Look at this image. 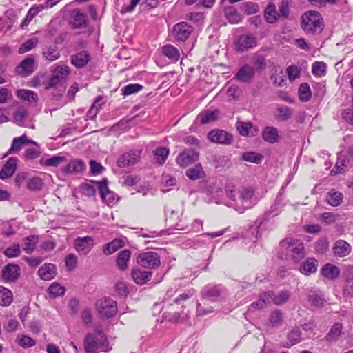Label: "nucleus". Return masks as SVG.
<instances>
[{
  "mask_svg": "<svg viewBox=\"0 0 353 353\" xmlns=\"http://www.w3.org/2000/svg\"><path fill=\"white\" fill-rule=\"evenodd\" d=\"M288 340L285 347H290L295 344H297L301 341V333L299 328H294L288 334Z\"/></svg>",
  "mask_w": 353,
  "mask_h": 353,
  "instance_id": "obj_43",
  "label": "nucleus"
},
{
  "mask_svg": "<svg viewBox=\"0 0 353 353\" xmlns=\"http://www.w3.org/2000/svg\"><path fill=\"white\" fill-rule=\"evenodd\" d=\"M169 152L168 148L163 147L157 148L154 152V161L159 164H163L165 161Z\"/></svg>",
  "mask_w": 353,
  "mask_h": 353,
  "instance_id": "obj_46",
  "label": "nucleus"
},
{
  "mask_svg": "<svg viewBox=\"0 0 353 353\" xmlns=\"http://www.w3.org/2000/svg\"><path fill=\"white\" fill-rule=\"evenodd\" d=\"M130 256L131 252L129 250H123L118 254L116 262L120 270L124 271L128 268Z\"/></svg>",
  "mask_w": 353,
  "mask_h": 353,
  "instance_id": "obj_32",
  "label": "nucleus"
},
{
  "mask_svg": "<svg viewBox=\"0 0 353 353\" xmlns=\"http://www.w3.org/2000/svg\"><path fill=\"white\" fill-rule=\"evenodd\" d=\"M39 241V236L30 235L23 239L22 249L26 254H31L34 252L36 245Z\"/></svg>",
  "mask_w": 353,
  "mask_h": 353,
  "instance_id": "obj_35",
  "label": "nucleus"
},
{
  "mask_svg": "<svg viewBox=\"0 0 353 353\" xmlns=\"http://www.w3.org/2000/svg\"><path fill=\"white\" fill-rule=\"evenodd\" d=\"M343 294L346 296L353 297V276L347 278Z\"/></svg>",
  "mask_w": 353,
  "mask_h": 353,
  "instance_id": "obj_64",
  "label": "nucleus"
},
{
  "mask_svg": "<svg viewBox=\"0 0 353 353\" xmlns=\"http://www.w3.org/2000/svg\"><path fill=\"white\" fill-rule=\"evenodd\" d=\"M17 343L23 348L32 347L35 345V341L25 334H19L16 339Z\"/></svg>",
  "mask_w": 353,
  "mask_h": 353,
  "instance_id": "obj_49",
  "label": "nucleus"
},
{
  "mask_svg": "<svg viewBox=\"0 0 353 353\" xmlns=\"http://www.w3.org/2000/svg\"><path fill=\"white\" fill-rule=\"evenodd\" d=\"M219 112L216 110H206L205 111H203L201 112L196 119L201 123V124H208L212 122L215 121L219 117Z\"/></svg>",
  "mask_w": 353,
  "mask_h": 353,
  "instance_id": "obj_28",
  "label": "nucleus"
},
{
  "mask_svg": "<svg viewBox=\"0 0 353 353\" xmlns=\"http://www.w3.org/2000/svg\"><path fill=\"white\" fill-rule=\"evenodd\" d=\"M27 117L28 111L24 108H20L14 114V121L17 125L22 126Z\"/></svg>",
  "mask_w": 353,
  "mask_h": 353,
  "instance_id": "obj_56",
  "label": "nucleus"
},
{
  "mask_svg": "<svg viewBox=\"0 0 353 353\" xmlns=\"http://www.w3.org/2000/svg\"><path fill=\"white\" fill-rule=\"evenodd\" d=\"M307 299L312 305L316 307H323L326 302L323 294L319 290L310 291L307 295Z\"/></svg>",
  "mask_w": 353,
  "mask_h": 353,
  "instance_id": "obj_29",
  "label": "nucleus"
},
{
  "mask_svg": "<svg viewBox=\"0 0 353 353\" xmlns=\"http://www.w3.org/2000/svg\"><path fill=\"white\" fill-rule=\"evenodd\" d=\"M208 139L212 143L230 145L232 141V135L223 130H213L208 134Z\"/></svg>",
  "mask_w": 353,
  "mask_h": 353,
  "instance_id": "obj_10",
  "label": "nucleus"
},
{
  "mask_svg": "<svg viewBox=\"0 0 353 353\" xmlns=\"http://www.w3.org/2000/svg\"><path fill=\"white\" fill-rule=\"evenodd\" d=\"M21 253L20 246L19 244H14L6 249L4 254L8 257H17Z\"/></svg>",
  "mask_w": 353,
  "mask_h": 353,
  "instance_id": "obj_62",
  "label": "nucleus"
},
{
  "mask_svg": "<svg viewBox=\"0 0 353 353\" xmlns=\"http://www.w3.org/2000/svg\"><path fill=\"white\" fill-rule=\"evenodd\" d=\"M229 161V158L225 155L214 154L212 156V162L216 168L224 167Z\"/></svg>",
  "mask_w": 353,
  "mask_h": 353,
  "instance_id": "obj_58",
  "label": "nucleus"
},
{
  "mask_svg": "<svg viewBox=\"0 0 353 353\" xmlns=\"http://www.w3.org/2000/svg\"><path fill=\"white\" fill-rule=\"evenodd\" d=\"M186 176L191 180H196L205 177V172L200 163L186 170Z\"/></svg>",
  "mask_w": 353,
  "mask_h": 353,
  "instance_id": "obj_38",
  "label": "nucleus"
},
{
  "mask_svg": "<svg viewBox=\"0 0 353 353\" xmlns=\"http://www.w3.org/2000/svg\"><path fill=\"white\" fill-rule=\"evenodd\" d=\"M28 143L39 146L36 141L29 139L26 134H23L19 137H15L12 140L9 152L12 153L19 152L23 145Z\"/></svg>",
  "mask_w": 353,
  "mask_h": 353,
  "instance_id": "obj_20",
  "label": "nucleus"
},
{
  "mask_svg": "<svg viewBox=\"0 0 353 353\" xmlns=\"http://www.w3.org/2000/svg\"><path fill=\"white\" fill-rule=\"evenodd\" d=\"M223 288L220 285L206 288L203 290V295L209 298L218 297L221 294Z\"/></svg>",
  "mask_w": 353,
  "mask_h": 353,
  "instance_id": "obj_57",
  "label": "nucleus"
},
{
  "mask_svg": "<svg viewBox=\"0 0 353 353\" xmlns=\"http://www.w3.org/2000/svg\"><path fill=\"white\" fill-rule=\"evenodd\" d=\"M193 28L186 22H180L174 25L173 28V35L178 41H185L192 32Z\"/></svg>",
  "mask_w": 353,
  "mask_h": 353,
  "instance_id": "obj_11",
  "label": "nucleus"
},
{
  "mask_svg": "<svg viewBox=\"0 0 353 353\" xmlns=\"http://www.w3.org/2000/svg\"><path fill=\"white\" fill-rule=\"evenodd\" d=\"M340 273L339 268L334 265L327 263L321 269V274L326 279L334 280L336 279Z\"/></svg>",
  "mask_w": 353,
  "mask_h": 353,
  "instance_id": "obj_30",
  "label": "nucleus"
},
{
  "mask_svg": "<svg viewBox=\"0 0 353 353\" xmlns=\"http://www.w3.org/2000/svg\"><path fill=\"white\" fill-rule=\"evenodd\" d=\"M66 160L63 156H53L44 161L43 164L48 167H57L61 163Z\"/></svg>",
  "mask_w": 353,
  "mask_h": 353,
  "instance_id": "obj_61",
  "label": "nucleus"
},
{
  "mask_svg": "<svg viewBox=\"0 0 353 353\" xmlns=\"http://www.w3.org/2000/svg\"><path fill=\"white\" fill-rule=\"evenodd\" d=\"M334 254L339 257L348 255L352 250L351 245L344 240L336 241L333 245Z\"/></svg>",
  "mask_w": 353,
  "mask_h": 353,
  "instance_id": "obj_22",
  "label": "nucleus"
},
{
  "mask_svg": "<svg viewBox=\"0 0 353 353\" xmlns=\"http://www.w3.org/2000/svg\"><path fill=\"white\" fill-rule=\"evenodd\" d=\"M17 96L21 100L28 101L31 103H36L38 99L37 93L29 90H19L17 92Z\"/></svg>",
  "mask_w": 353,
  "mask_h": 353,
  "instance_id": "obj_39",
  "label": "nucleus"
},
{
  "mask_svg": "<svg viewBox=\"0 0 353 353\" xmlns=\"http://www.w3.org/2000/svg\"><path fill=\"white\" fill-rule=\"evenodd\" d=\"M241 9L248 14H252L259 11V6L254 2H245L241 5Z\"/></svg>",
  "mask_w": 353,
  "mask_h": 353,
  "instance_id": "obj_60",
  "label": "nucleus"
},
{
  "mask_svg": "<svg viewBox=\"0 0 353 353\" xmlns=\"http://www.w3.org/2000/svg\"><path fill=\"white\" fill-rule=\"evenodd\" d=\"M96 309L100 315L112 317L117 312V304L112 299L103 297L97 301Z\"/></svg>",
  "mask_w": 353,
  "mask_h": 353,
  "instance_id": "obj_5",
  "label": "nucleus"
},
{
  "mask_svg": "<svg viewBox=\"0 0 353 353\" xmlns=\"http://www.w3.org/2000/svg\"><path fill=\"white\" fill-rule=\"evenodd\" d=\"M85 168V164L83 161L73 159L70 161L63 169L67 174H75L81 172Z\"/></svg>",
  "mask_w": 353,
  "mask_h": 353,
  "instance_id": "obj_34",
  "label": "nucleus"
},
{
  "mask_svg": "<svg viewBox=\"0 0 353 353\" xmlns=\"http://www.w3.org/2000/svg\"><path fill=\"white\" fill-rule=\"evenodd\" d=\"M39 40L36 37L28 39L20 46L18 52L19 54H24L29 52L32 49L34 48L37 46Z\"/></svg>",
  "mask_w": 353,
  "mask_h": 353,
  "instance_id": "obj_47",
  "label": "nucleus"
},
{
  "mask_svg": "<svg viewBox=\"0 0 353 353\" xmlns=\"http://www.w3.org/2000/svg\"><path fill=\"white\" fill-rule=\"evenodd\" d=\"M199 153L194 149H185L179 154L176 157V163L182 167L185 168L189 165L194 163L199 159Z\"/></svg>",
  "mask_w": 353,
  "mask_h": 353,
  "instance_id": "obj_7",
  "label": "nucleus"
},
{
  "mask_svg": "<svg viewBox=\"0 0 353 353\" xmlns=\"http://www.w3.org/2000/svg\"><path fill=\"white\" fill-rule=\"evenodd\" d=\"M339 217V215L332 212H324L320 215L319 219L325 224H331L334 223Z\"/></svg>",
  "mask_w": 353,
  "mask_h": 353,
  "instance_id": "obj_63",
  "label": "nucleus"
},
{
  "mask_svg": "<svg viewBox=\"0 0 353 353\" xmlns=\"http://www.w3.org/2000/svg\"><path fill=\"white\" fill-rule=\"evenodd\" d=\"M226 196L229 199L227 205L241 212L251 208L258 201L254 195V189L248 186L242 187L238 190H235L233 186H228L226 190Z\"/></svg>",
  "mask_w": 353,
  "mask_h": 353,
  "instance_id": "obj_1",
  "label": "nucleus"
},
{
  "mask_svg": "<svg viewBox=\"0 0 353 353\" xmlns=\"http://www.w3.org/2000/svg\"><path fill=\"white\" fill-rule=\"evenodd\" d=\"M43 57L50 62L58 60L61 57L59 48L57 46H47L42 49Z\"/></svg>",
  "mask_w": 353,
  "mask_h": 353,
  "instance_id": "obj_25",
  "label": "nucleus"
},
{
  "mask_svg": "<svg viewBox=\"0 0 353 353\" xmlns=\"http://www.w3.org/2000/svg\"><path fill=\"white\" fill-rule=\"evenodd\" d=\"M236 128L242 136H254L258 130L250 122L239 121Z\"/></svg>",
  "mask_w": 353,
  "mask_h": 353,
  "instance_id": "obj_31",
  "label": "nucleus"
},
{
  "mask_svg": "<svg viewBox=\"0 0 353 353\" xmlns=\"http://www.w3.org/2000/svg\"><path fill=\"white\" fill-rule=\"evenodd\" d=\"M283 247L285 248L288 251L303 257L305 255V248L301 241L292 238H287L281 242Z\"/></svg>",
  "mask_w": 353,
  "mask_h": 353,
  "instance_id": "obj_12",
  "label": "nucleus"
},
{
  "mask_svg": "<svg viewBox=\"0 0 353 353\" xmlns=\"http://www.w3.org/2000/svg\"><path fill=\"white\" fill-rule=\"evenodd\" d=\"M13 301L12 292L3 286H0V305L9 306Z\"/></svg>",
  "mask_w": 353,
  "mask_h": 353,
  "instance_id": "obj_41",
  "label": "nucleus"
},
{
  "mask_svg": "<svg viewBox=\"0 0 353 353\" xmlns=\"http://www.w3.org/2000/svg\"><path fill=\"white\" fill-rule=\"evenodd\" d=\"M51 77L45 84L46 89L52 88L60 83L65 82L70 74V68L64 64H55L50 68Z\"/></svg>",
  "mask_w": 353,
  "mask_h": 353,
  "instance_id": "obj_4",
  "label": "nucleus"
},
{
  "mask_svg": "<svg viewBox=\"0 0 353 353\" xmlns=\"http://www.w3.org/2000/svg\"><path fill=\"white\" fill-rule=\"evenodd\" d=\"M20 268L17 264L10 263L6 265L2 272V278L7 282H14L19 276Z\"/></svg>",
  "mask_w": 353,
  "mask_h": 353,
  "instance_id": "obj_16",
  "label": "nucleus"
},
{
  "mask_svg": "<svg viewBox=\"0 0 353 353\" xmlns=\"http://www.w3.org/2000/svg\"><path fill=\"white\" fill-rule=\"evenodd\" d=\"M162 53L173 62H176L180 58L179 50L171 44L163 46L162 47Z\"/></svg>",
  "mask_w": 353,
  "mask_h": 353,
  "instance_id": "obj_33",
  "label": "nucleus"
},
{
  "mask_svg": "<svg viewBox=\"0 0 353 353\" xmlns=\"http://www.w3.org/2000/svg\"><path fill=\"white\" fill-rule=\"evenodd\" d=\"M90 54L87 51H81L70 57L71 63L77 68H83L90 60Z\"/></svg>",
  "mask_w": 353,
  "mask_h": 353,
  "instance_id": "obj_18",
  "label": "nucleus"
},
{
  "mask_svg": "<svg viewBox=\"0 0 353 353\" xmlns=\"http://www.w3.org/2000/svg\"><path fill=\"white\" fill-rule=\"evenodd\" d=\"M276 119L280 121H285L290 119L293 114L292 110L288 106H279L277 108Z\"/></svg>",
  "mask_w": 353,
  "mask_h": 353,
  "instance_id": "obj_48",
  "label": "nucleus"
},
{
  "mask_svg": "<svg viewBox=\"0 0 353 353\" xmlns=\"http://www.w3.org/2000/svg\"><path fill=\"white\" fill-rule=\"evenodd\" d=\"M225 15L227 19L232 23H237L241 20V15L233 6H229L225 8Z\"/></svg>",
  "mask_w": 353,
  "mask_h": 353,
  "instance_id": "obj_45",
  "label": "nucleus"
},
{
  "mask_svg": "<svg viewBox=\"0 0 353 353\" xmlns=\"http://www.w3.org/2000/svg\"><path fill=\"white\" fill-rule=\"evenodd\" d=\"M70 24L74 28H83L88 25V16L79 9L72 10L70 17Z\"/></svg>",
  "mask_w": 353,
  "mask_h": 353,
  "instance_id": "obj_13",
  "label": "nucleus"
},
{
  "mask_svg": "<svg viewBox=\"0 0 353 353\" xmlns=\"http://www.w3.org/2000/svg\"><path fill=\"white\" fill-rule=\"evenodd\" d=\"M263 140L269 143H275L279 139V132L276 128L273 126L265 127L262 132Z\"/></svg>",
  "mask_w": 353,
  "mask_h": 353,
  "instance_id": "obj_27",
  "label": "nucleus"
},
{
  "mask_svg": "<svg viewBox=\"0 0 353 353\" xmlns=\"http://www.w3.org/2000/svg\"><path fill=\"white\" fill-rule=\"evenodd\" d=\"M34 71V59L32 55H30L24 59L16 68V72L22 76H29Z\"/></svg>",
  "mask_w": 353,
  "mask_h": 353,
  "instance_id": "obj_15",
  "label": "nucleus"
},
{
  "mask_svg": "<svg viewBox=\"0 0 353 353\" xmlns=\"http://www.w3.org/2000/svg\"><path fill=\"white\" fill-rule=\"evenodd\" d=\"M290 295V294L288 291H282L276 295L272 292V299H271V302L276 305H283L289 299Z\"/></svg>",
  "mask_w": 353,
  "mask_h": 353,
  "instance_id": "obj_50",
  "label": "nucleus"
},
{
  "mask_svg": "<svg viewBox=\"0 0 353 353\" xmlns=\"http://www.w3.org/2000/svg\"><path fill=\"white\" fill-rule=\"evenodd\" d=\"M141 151H130L122 154L118 159L119 167L125 168L131 166L137 163L140 159Z\"/></svg>",
  "mask_w": 353,
  "mask_h": 353,
  "instance_id": "obj_14",
  "label": "nucleus"
},
{
  "mask_svg": "<svg viewBox=\"0 0 353 353\" xmlns=\"http://www.w3.org/2000/svg\"><path fill=\"white\" fill-rule=\"evenodd\" d=\"M143 86L139 83H130L121 89V94L123 96H128L132 94H135L141 90Z\"/></svg>",
  "mask_w": 353,
  "mask_h": 353,
  "instance_id": "obj_51",
  "label": "nucleus"
},
{
  "mask_svg": "<svg viewBox=\"0 0 353 353\" xmlns=\"http://www.w3.org/2000/svg\"><path fill=\"white\" fill-rule=\"evenodd\" d=\"M132 278L138 285H143L150 280L152 273L150 271L141 270L139 268L132 270Z\"/></svg>",
  "mask_w": 353,
  "mask_h": 353,
  "instance_id": "obj_19",
  "label": "nucleus"
},
{
  "mask_svg": "<svg viewBox=\"0 0 353 353\" xmlns=\"http://www.w3.org/2000/svg\"><path fill=\"white\" fill-rule=\"evenodd\" d=\"M256 44V37L250 34L241 35L234 42L235 50L239 52L247 51Z\"/></svg>",
  "mask_w": 353,
  "mask_h": 353,
  "instance_id": "obj_8",
  "label": "nucleus"
},
{
  "mask_svg": "<svg viewBox=\"0 0 353 353\" xmlns=\"http://www.w3.org/2000/svg\"><path fill=\"white\" fill-rule=\"evenodd\" d=\"M343 194L334 190H330L327 196V203L332 206H338L343 200Z\"/></svg>",
  "mask_w": 353,
  "mask_h": 353,
  "instance_id": "obj_44",
  "label": "nucleus"
},
{
  "mask_svg": "<svg viewBox=\"0 0 353 353\" xmlns=\"http://www.w3.org/2000/svg\"><path fill=\"white\" fill-rule=\"evenodd\" d=\"M312 74L316 77H323L325 74L326 64L321 61H315L312 68Z\"/></svg>",
  "mask_w": 353,
  "mask_h": 353,
  "instance_id": "obj_53",
  "label": "nucleus"
},
{
  "mask_svg": "<svg viewBox=\"0 0 353 353\" xmlns=\"http://www.w3.org/2000/svg\"><path fill=\"white\" fill-rule=\"evenodd\" d=\"M318 262L314 258H308L300 266V272L304 275H310L316 272Z\"/></svg>",
  "mask_w": 353,
  "mask_h": 353,
  "instance_id": "obj_24",
  "label": "nucleus"
},
{
  "mask_svg": "<svg viewBox=\"0 0 353 353\" xmlns=\"http://www.w3.org/2000/svg\"><path fill=\"white\" fill-rule=\"evenodd\" d=\"M299 99L303 102L308 101L311 98V90L307 83H303L299 89Z\"/></svg>",
  "mask_w": 353,
  "mask_h": 353,
  "instance_id": "obj_52",
  "label": "nucleus"
},
{
  "mask_svg": "<svg viewBox=\"0 0 353 353\" xmlns=\"http://www.w3.org/2000/svg\"><path fill=\"white\" fill-rule=\"evenodd\" d=\"M83 343L87 353L107 352L111 349L107 337L100 327L95 328L94 334H88Z\"/></svg>",
  "mask_w": 353,
  "mask_h": 353,
  "instance_id": "obj_2",
  "label": "nucleus"
},
{
  "mask_svg": "<svg viewBox=\"0 0 353 353\" xmlns=\"http://www.w3.org/2000/svg\"><path fill=\"white\" fill-rule=\"evenodd\" d=\"M283 321V314L281 311L275 310L273 311L269 317L268 326L272 328L279 327Z\"/></svg>",
  "mask_w": 353,
  "mask_h": 353,
  "instance_id": "obj_42",
  "label": "nucleus"
},
{
  "mask_svg": "<svg viewBox=\"0 0 353 353\" xmlns=\"http://www.w3.org/2000/svg\"><path fill=\"white\" fill-rule=\"evenodd\" d=\"M271 299H272V292L268 291L262 293L259 299L251 304L250 310L252 311L253 309L259 310L265 307L271 302Z\"/></svg>",
  "mask_w": 353,
  "mask_h": 353,
  "instance_id": "obj_26",
  "label": "nucleus"
},
{
  "mask_svg": "<svg viewBox=\"0 0 353 353\" xmlns=\"http://www.w3.org/2000/svg\"><path fill=\"white\" fill-rule=\"evenodd\" d=\"M17 159L14 157L10 158L0 171V179H6L14 173L17 168Z\"/></svg>",
  "mask_w": 353,
  "mask_h": 353,
  "instance_id": "obj_21",
  "label": "nucleus"
},
{
  "mask_svg": "<svg viewBox=\"0 0 353 353\" xmlns=\"http://www.w3.org/2000/svg\"><path fill=\"white\" fill-rule=\"evenodd\" d=\"M56 266L52 263H46L39 268L38 274L39 277L45 281L52 279L56 275Z\"/></svg>",
  "mask_w": 353,
  "mask_h": 353,
  "instance_id": "obj_23",
  "label": "nucleus"
},
{
  "mask_svg": "<svg viewBox=\"0 0 353 353\" xmlns=\"http://www.w3.org/2000/svg\"><path fill=\"white\" fill-rule=\"evenodd\" d=\"M255 74L254 68L245 64L243 65L235 75V79L243 83L250 82Z\"/></svg>",
  "mask_w": 353,
  "mask_h": 353,
  "instance_id": "obj_17",
  "label": "nucleus"
},
{
  "mask_svg": "<svg viewBox=\"0 0 353 353\" xmlns=\"http://www.w3.org/2000/svg\"><path fill=\"white\" fill-rule=\"evenodd\" d=\"M94 240L91 236L77 237L74 242L76 251L80 255L85 256L94 246Z\"/></svg>",
  "mask_w": 353,
  "mask_h": 353,
  "instance_id": "obj_9",
  "label": "nucleus"
},
{
  "mask_svg": "<svg viewBox=\"0 0 353 353\" xmlns=\"http://www.w3.org/2000/svg\"><path fill=\"white\" fill-rule=\"evenodd\" d=\"M343 328L341 323H335L327 333V339L329 341H336L338 340L342 334Z\"/></svg>",
  "mask_w": 353,
  "mask_h": 353,
  "instance_id": "obj_40",
  "label": "nucleus"
},
{
  "mask_svg": "<svg viewBox=\"0 0 353 353\" xmlns=\"http://www.w3.org/2000/svg\"><path fill=\"white\" fill-rule=\"evenodd\" d=\"M137 263L145 268H156L161 263L159 255L154 252H145L141 253L137 258Z\"/></svg>",
  "mask_w": 353,
  "mask_h": 353,
  "instance_id": "obj_6",
  "label": "nucleus"
},
{
  "mask_svg": "<svg viewBox=\"0 0 353 353\" xmlns=\"http://www.w3.org/2000/svg\"><path fill=\"white\" fill-rule=\"evenodd\" d=\"M264 17L270 23H273L279 19L280 14L277 12L276 6L274 3H270L267 6L265 10Z\"/></svg>",
  "mask_w": 353,
  "mask_h": 353,
  "instance_id": "obj_36",
  "label": "nucleus"
},
{
  "mask_svg": "<svg viewBox=\"0 0 353 353\" xmlns=\"http://www.w3.org/2000/svg\"><path fill=\"white\" fill-rule=\"evenodd\" d=\"M43 186L42 179L34 176L29 179L27 183V188L31 191L38 192Z\"/></svg>",
  "mask_w": 353,
  "mask_h": 353,
  "instance_id": "obj_54",
  "label": "nucleus"
},
{
  "mask_svg": "<svg viewBox=\"0 0 353 353\" xmlns=\"http://www.w3.org/2000/svg\"><path fill=\"white\" fill-rule=\"evenodd\" d=\"M242 159L245 161L259 164L261 163L263 157L261 154L254 152H245L242 155Z\"/></svg>",
  "mask_w": 353,
  "mask_h": 353,
  "instance_id": "obj_59",
  "label": "nucleus"
},
{
  "mask_svg": "<svg viewBox=\"0 0 353 353\" xmlns=\"http://www.w3.org/2000/svg\"><path fill=\"white\" fill-rule=\"evenodd\" d=\"M302 28L307 34L321 32L323 28V21L316 11L306 12L301 17Z\"/></svg>",
  "mask_w": 353,
  "mask_h": 353,
  "instance_id": "obj_3",
  "label": "nucleus"
},
{
  "mask_svg": "<svg viewBox=\"0 0 353 353\" xmlns=\"http://www.w3.org/2000/svg\"><path fill=\"white\" fill-rule=\"evenodd\" d=\"M48 292L54 297L62 296L65 292V288L57 283H52L48 288Z\"/></svg>",
  "mask_w": 353,
  "mask_h": 353,
  "instance_id": "obj_55",
  "label": "nucleus"
},
{
  "mask_svg": "<svg viewBox=\"0 0 353 353\" xmlns=\"http://www.w3.org/2000/svg\"><path fill=\"white\" fill-rule=\"evenodd\" d=\"M124 241L121 239H115L103 246V252L106 255L113 254L124 245Z\"/></svg>",
  "mask_w": 353,
  "mask_h": 353,
  "instance_id": "obj_37",
  "label": "nucleus"
}]
</instances>
